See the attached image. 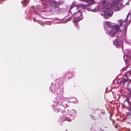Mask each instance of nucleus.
<instances>
[{
    "label": "nucleus",
    "mask_w": 131,
    "mask_h": 131,
    "mask_svg": "<svg viewBox=\"0 0 131 131\" xmlns=\"http://www.w3.org/2000/svg\"><path fill=\"white\" fill-rule=\"evenodd\" d=\"M108 27L112 29V31H113L114 29L116 30V31H118L119 30L120 31H122V30L120 29L121 27L119 25L118 26V25H116L112 27L110 25H109L108 26Z\"/></svg>",
    "instance_id": "1"
},
{
    "label": "nucleus",
    "mask_w": 131,
    "mask_h": 131,
    "mask_svg": "<svg viewBox=\"0 0 131 131\" xmlns=\"http://www.w3.org/2000/svg\"><path fill=\"white\" fill-rule=\"evenodd\" d=\"M111 10V8H109L108 7H107L106 8V10H103L102 12L103 13V15H105L106 14H107L108 15H109V12Z\"/></svg>",
    "instance_id": "2"
},
{
    "label": "nucleus",
    "mask_w": 131,
    "mask_h": 131,
    "mask_svg": "<svg viewBox=\"0 0 131 131\" xmlns=\"http://www.w3.org/2000/svg\"><path fill=\"white\" fill-rule=\"evenodd\" d=\"M83 18L82 16L80 17H75L73 18V22H78L81 20Z\"/></svg>",
    "instance_id": "3"
},
{
    "label": "nucleus",
    "mask_w": 131,
    "mask_h": 131,
    "mask_svg": "<svg viewBox=\"0 0 131 131\" xmlns=\"http://www.w3.org/2000/svg\"><path fill=\"white\" fill-rule=\"evenodd\" d=\"M119 23L120 25L119 26L120 27L121 26H124L126 24V20H120L119 21Z\"/></svg>",
    "instance_id": "4"
},
{
    "label": "nucleus",
    "mask_w": 131,
    "mask_h": 131,
    "mask_svg": "<svg viewBox=\"0 0 131 131\" xmlns=\"http://www.w3.org/2000/svg\"><path fill=\"white\" fill-rule=\"evenodd\" d=\"M28 2V0H24L21 2V3L24 6H26Z\"/></svg>",
    "instance_id": "5"
},
{
    "label": "nucleus",
    "mask_w": 131,
    "mask_h": 131,
    "mask_svg": "<svg viewBox=\"0 0 131 131\" xmlns=\"http://www.w3.org/2000/svg\"><path fill=\"white\" fill-rule=\"evenodd\" d=\"M81 14L80 11L79 10L77 12L75 13V17H79L80 16H81Z\"/></svg>",
    "instance_id": "6"
},
{
    "label": "nucleus",
    "mask_w": 131,
    "mask_h": 131,
    "mask_svg": "<svg viewBox=\"0 0 131 131\" xmlns=\"http://www.w3.org/2000/svg\"><path fill=\"white\" fill-rule=\"evenodd\" d=\"M86 2H87L89 4V5H90L93 4L94 2V1L93 0H86Z\"/></svg>",
    "instance_id": "7"
},
{
    "label": "nucleus",
    "mask_w": 131,
    "mask_h": 131,
    "mask_svg": "<svg viewBox=\"0 0 131 131\" xmlns=\"http://www.w3.org/2000/svg\"><path fill=\"white\" fill-rule=\"evenodd\" d=\"M112 33V31L111 30H110V36H111V37L112 38L114 36V35L116 33V32L115 31H113Z\"/></svg>",
    "instance_id": "8"
},
{
    "label": "nucleus",
    "mask_w": 131,
    "mask_h": 131,
    "mask_svg": "<svg viewBox=\"0 0 131 131\" xmlns=\"http://www.w3.org/2000/svg\"><path fill=\"white\" fill-rule=\"evenodd\" d=\"M113 44L115 45L116 47H118L119 46V43L118 41L116 40H115V41L113 43Z\"/></svg>",
    "instance_id": "9"
},
{
    "label": "nucleus",
    "mask_w": 131,
    "mask_h": 131,
    "mask_svg": "<svg viewBox=\"0 0 131 131\" xmlns=\"http://www.w3.org/2000/svg\"><path fill=\"white\" fill-rule=\"evenodd\" d=\"M109 3L107 0H104L102 1V5H107Z\"/></svg>",
    "instance_id": "10"
},
{
    "label": "nucleus",
    "mask_w": 131,
    "mask_h": 131,
    "mask_svg": "<svg viewBox=\"0 0 131 131\" xmlns=\"http://www.w3.org/2000/svg\"><path fill=\"white\" fill-rule=\"evenodd\" d=\"M53 4L55 8H56L58 5V2H53Z\"/></svg>",
    "instance_id": "11"
},
{
    "label": "nucleus",
    "mask_w": 131,
    "mask_h": 131,
    "mask_svg": "<svg viewBox=\"0 0 131 131\" xmlns=\"http://www.w3.org/2000/svg\"><path fill=\"white\" fill-rule=\"evenodd\" d=\"M61 113L63 115H65L67 114L66 111L65 109H64L62 110L61 111Z\"/></svg>",
    "instance_id": "12"
},
{
    "label": "nucleus",
    "mask_w": 131,
    "mask_h": 131,
    "mask_svg": "<svg viewBox=\"0 0 131 131\" xmlns=\"http://www.w3.org/2000/svg\"><path fill=\"white\" fill-rule=\"evenodd\" d=\"M128 26V25H127L126 27H124V32L125 34H126V33L127 30V28Z\"/></svg>",
    "instance_id": "13"
},
{
    "label": "nucleus",
    "mask_w": 131,
    "mask_h": 131,
    "mask_svg": "<svg viewBox=\"0 0 131 131\" xmlns=\"http://www.w3.org/2000/svg\"><path fill=\"white\" fill-rule=\"evenodd\" d=\"M122 81L124 82H127L128 81V78H123L122 79Z\"/></svg>",
    "instance_id": "14"
},
{
    "label": "nucleus",
    "mask_w": 131,
    "mask_h": 131,
    "mask_svg": "<svg viewBox=\"0 0 131 131\" xmlns=\"http://www.w3.org/2000/svg\"><path fill=\"white\" fill-rule=\"evenodd\" d=\"M69 121V122H71V120H70V119H69L68 120H67V118L66 117L62 121V122H63L64 121Z\"/></svg>",
    "instance_id": "15"
},
{
    "label": "nucleus",
    "mask_w": 131,
    "mask_h": 131,
    "mask_svg": "<svg viewBox=\"0 0 131 131\" xmlns=\"http://www.w3.org/2000/svg\"><path fill=\"white\" fill-rule=\"evenodd\" d=\"M74 7V6L73 5H71L70 6V11Z\"/></svg>",
    "instance_id": "16"
},
{
    "label": "nucleus",
    "mask_w": 131,
    "mask_h": 131,
    "mask_svg": "<svg viewBox=\"0 0 131 131\" xmlns=\"http://www.w3.org/2000/svg\"><path fill=\"white\" fill-rule=\"evenodd\" d=\"M91 118L92 119H94V120L95 119V117L94 116H92L91 117Z\"/></svg>",
    "instance_id": "17"
},
{
    "label": "nucleus",
    "mask_w": 131,
    "mask_h": 131,
    "mask_svg": "<svg viewBox=\"0 0 131 131\" xmlns=\"http://www.w3.org/2000/svg\"><path fill=\"white\" fill-rule=\"evenodd\" d=\"M101 113L102 114H105V112H101Z\"/></svg>",
    "instance_id": "18"
},
{
    "label": "nucleus",
    "mask_w": 131,
    "mask_h": 131,
    "mask_svg": "<svg viewBox=\"0 0 131 131\" xmlns=\"http://www.w3.org/2000/svg\"><path fill=\"white\" fill-rule=\"evenodd\" d=\"M57 112H58L60 111V109L59 108V109L58 108L57 109Z\"/></svg>",
    "instance_id": "19"
},
{
    "label": "nucleus",
    "mask_w": 131,
    "mask_h": 131,
    "mask_svg": "<svg viewBox=\"0 0 131 131\" xmlns=\"http://www.w3.org/2000/svg\"><path fill=\"white\" fill-rule=\"evenodd\" d=\"M115 127L116 128H117L118 127V126L117 125H115Z\"/></svg>",
    "instance_id": "20"
},
{
    "label": "nucleus",
    "mask_w": 131,
    "mask_h": 131,
    "mask_svg": "<svg viewBox=\"0 0 131 131\" xmlns=\"http://www.w3.org/2000/svg\"><path fill=\"white\" fill-rule=\"evenodd\" d=\"M129 73L131 75V70L129 71Z\"/></svg>",
    "instance_id": "21"
},
{
    "label": "nucleus",
    "mask_w": 131,
    "mask_h": 131,
    "mask_svg": "<svg viewBox=\"0 0 131 131\" xmlns=\"http://www.w3.org/2000/svg\"><path fill=\"white\" fill-rule=\"evenodd\" d=\"M100 130L101 131H104V130H103V129H102L101 128H100Z\"/></svg>",
    "instance_id": "22"
},
{
    "label": "nucleus",
    "mask_w": 131,
    "mask_h": 131,
    "mask_svg": "<svg viewBox=\"0 0 131 131\" xmlns=\"http://www.w3.org/2000/svg\"><path fill=\"white\" fill-rule=\"evenodd\" d=\"M76 26L77 27H78V26L77 24H75Z\"/></svg>",
    "instance_id": "23"
},
{
    "label": "nucleus",
    "mask_w": 131,
    "mask_h": 131,
    "mask_svg": "<svg viewBox=\"0 0 131 131\" xmlns=\"http://www.w3.org/2000/svg\"><path fill=\"white\" fill-rule=\"evenodd\" d=\"M33 20L35 22L36 20L34 18L33 19Z\"/></svg>",
    "instance_id": "24"
},
{
    "label": "nucleus",
    "mask_w": 131,
    "mask_h": 131,
    "mask_svg": "<svg viewBox=\"0 0 131 131\" xmlns=\"http://www.w3.org/2000/svg\"><path fill=\"white\" fill-rule=\"evenodd\" d=\"M130 1H131V0H130Z\"/></svg>",
    "instance_id": "25"
}]
</instances>
